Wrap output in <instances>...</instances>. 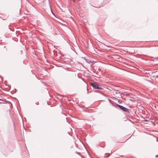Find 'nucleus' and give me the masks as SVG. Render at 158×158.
<instances>
[{
  "label": "nucleus",
  "instance_id": "nucleus-6",
  "mask_svg": "<svg viewBox=\"0 0 158 158\" xmlns=\"http://www.w3.org/2000/svg\"><path fill=\"white\" fill-rule=\"evenodd\" d=\"M1 103V102H0V103Z\"/></svg>",
  "mask_w": 158,
  "mask_h": 158
},
{
  "label": "nucleus",
  "instance_id": "nucleus-5",
  "mask_svg": "<svg viewBox=\"0 0 158 158\" xmlns=\"http://www.w3.org/2000/svg\"><path fill=\"white\" fill-rule=\"evenodd\" d=\"M0 101H3V100L2 99H0Z\"/></svg>",
  "mask_w": 158,
  "mask_h": 158
},
{
  "label": "nucleus",
  "instance_id": "nucleus-3",
  "mask_svg": "<svg viewBox=\"0 0 158 158\" xmlns=\"http://www.w3.org/2000/svg\"><path fill=\"white\" fill-rule=\"evenodd\" d=\"M155 80L158 83V75L155 76Z\"/></svg>",
  "mask_w": 158,
  "mask_h": 158
},
{
  "label": "nucleus",
  "instance_id": "nucleus-2",
  "mask_svg": "<svg viewBox=\"0 0 158 158\" xmlns=\"http://www.w3.org/2000/svg\"><path fill=\"white\" fill-rule=\"evenodd\" d=\"M91 85L95 89H102L103 88L101 87L100 85L96 83H91Z\"/></svg>",
  "mask_w": 158,
  "mask_h": 158
},
{
  "label": "nucleus",
  "instance_id": "nucleus-4",
  "mask_svg": "<svg viewBox=\"0 0 158 158\" xmlns=\"http://www.w3.org/2000/svg\"><path fill=\"white\" fill-rule=\"evenodd\" d=\"M51 12H52V14L54 15V13L52 11V10H51Z\"/></svg>",
  "mask_w": 158,
  "mask_h": 158
},
{
  "label": "nucleus",
  "instance_id": "nucleus-1",
  "mask_svg": "<svg viewBox=\"0 0 158 158\" xmlns=\"http://www.w3.org/2000/svg\"><path fill=\"white\" fill-rule=\"evenodd\" d=\"M115 107L117 108H119L120 109L123 110V111H124L127 112H129V110L127 108L122 106L118 105V104H117L115 106Z\"/></svg>",
  "mask_w": 158,
  "mask_h": 158
}]
</instances>
